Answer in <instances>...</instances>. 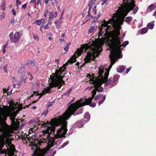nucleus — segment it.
I'll return each mask as SVG.
<instances>
[{
  "label": "nucleus",
  "instance_id": "nucleus-61",
  "mask_svg": "<svg viewBox=\"0 0 156 156\" xmlns=\"http://www.w3.org/2000/svg\"><path fill=\"white\" fill-rule=\"evenodd\" d=\"M90 10H89V11L88 12V14H87V16H90Z\"/></svg>",
  "mask_w": 156,
  "mask_h": 156
},
{
  "label": "nucleus",
  "instance_id": "nucleus-62",
  "mask_svg": "<svg viewBox=\"0 0 156 156\" xmlns=\"http://www.w3.org/2000/svg\"><path fill=\"white\" fill-rule=\"evenodd\" d=\"M2 51L4 54H5L6 52L5 49V48H3Z\"/></svg>",
  "mask_w": 156,
  "mask_h": 156
},
{
  "label": "nucleus",
  "instance_id": "nucleus-38",
  "mask_svg": "<svg viewBox=\"0 0 156 156\" xmlns=\"http://www.w3.org/2000/svg\"><path fill=\"white\" fill-rule=\"evenodd\" d=\"M5 12H3L2 15H0V18L1 19H3L5 18Z\"/></svg>",
  "mask_w": 156,
  "mask_h": 156
},
{
  "label": "nucleus",
  "instance_id": "nucleus-9",
  "mask_svg": "<svg viewBox=\"0 0 156 156\" xmlns=\"http://www.w3.org/2000/svg\"><path fill=\"white\" fill-rule=\"evenodd\" d=\"M21 36V34L19 32H16L14 35L13 32H11L9 35L11 42L14 43L18 42Z\"/></svg>",
  "mask_w": 156,
  "mask_h": 156
},
{
  "label": "nucleus",
  "instance_id": "nucleus-47",
  "mask_svg": "<svg viewBox=\"0 0 156 156\" xmlns=\"http://www.w3.org/2000/svg\"><path fill=\"white\" fill-rule=\"evenodd\" d=\"M93 86H94L88 87L86 88V90H90L92 89L94 87L95 88V87H94V85Z\"/></svg>",
  "mask_w": 156,
  "mask_h": 156
},
{
  "label": "nucleus",
  "instance_id": "nucleus-3",
  "mask_svg": "<svg viewBox=\"0 0 156 156\" xmlns=\"http://www.w3.org/2000/svg\"><path fill=\"white\" fill-rule=\"evenodd\" d=\"M42 126L45 129V130L43 131V135L42 139L43 140L38 141V144L39 145L46 146V147L42 149H37L36 151V156H44L46 154H47V151H49V121H47V123L44 122Z\"/></svg>",
  "mask_w": 156,
  "mask_h": 156
},
{
  "label": "nucleus",
  "instance_id": "nucleus-57",
  "mask_svg": "<svg viewBox=\"0 0 156 156\" xmlns=\"http://www.w3.org/2000/svg\"><path fill=\"white\" fill-rule=\"evenodd\" d=\"M96 6H95V7L94 8H93V10L94 11V13L95 14H96Z\"/></svg>",
  "mask_w": 156,
  "mask_h": 156
},
{
  "label": "nucleus",
  "instance_id": "nucleus-17",
  "mask_svg": "<svg viewBox=\"0 0 156 156\" xmlns=\"http://www.w3.org/2000/svg\"><path fill=\"white\" fill-rule=\"evenodd\" d=\"M27 78V77L25 76V75H22L20 77V81L19 83L20 84H21L23 81L24 83H26L25 80Z\"/></svg>",
  "mask_w": 156,
  "mask_h": 156
},
{
  "label": "nucleus",
  "instance_id": "nucleus-16",
  "mask_svg": "<svg viewBox=\"0 0 156 156\" xmlns=\"http://www.w3.org/2000/svg\"><path fill=\"white\" fill-rule=\"evenodd\" d=\"M97 26H95L91 27L89 29L88 31V33H92L94 32L97 29Z\"/></svg>",
  "mask_w": 156,
  "mask_h": 156
},
{
  "label": "nucleus",
  "instance_id": "nucleus-5",
  "mask_svg": "<svg viewBox=\"0 0 156 156\" xmlns=\"http://www.w3.org/2000/svg\"><path fill=\"white\" fill-rule=\"evenodd\" d=\"M2 132V134L0 135V151L2 154H5L6 151L5 149H3L4 146L8 149L10 148L9 156H13L14 154L16 149L15 146L12 144L9 137L12 136V131L10 130Z\"/></svg>",
  "mask_w": 156,
  "mask_h": 156
},
{
  "label": "nucleus",
  "instance_id": "nucleus-48",
  "mask_svg": "<svg viewBox=\"0 0 156 156\" xmlns=\"http://www.w3.org/2000/svg\"><path fill=\"white\" fill-rule=\"evenodd\" d=\"M35 83L38 87H39V85H40V81L38 80L36 81Z\"/></svg>",
  "mask_w": 156,
  "mask_h": 156
},
{
  "label": "nucleus",
  "instance_id": "nucleus-14",
  "mask_svg": "<svg viewBox=\"0 0 156 156\" xmlns=\"http://www.w3.org/2000/svg\"><path fill=\"white\" fill-rule=\"evenodd\" d=\"M120 76L119 75H116L113 77L112 81V83L114 85H115L118 83V80Z\"/></svg>",
  "mask_w": 156,
  "mask_h": 156
},
{
  "label": "nucleus",
  "instance_id": "nucleus-32",
  "mask_svg": "<svg viewBox=\"0 0 156 156\" xmlns=\"http://www.w3.org/2000/svg\"><path fill=\"white\" fill-rule=\"evenodd\" d=\"M148 29L147 28L145 27L143 28V29L141 30L140 32L142 33H147V31Z\"/></svg>",
  "mask_w": 156,
  "mask_h": 156
},
{
  "label": "nucleus",
  "instance_id": "nucleus-22",
  "mask_svg": "<svg viewBox=\"0 0 156 156\" xmlns=\"http://www.w3.org/2000/svg\"><path fill=\"white\" fill-rule=\"evenodd\" d=\"M96 0H90L88 3V6H89V10H90L91 6L92 5L95 4Z\"/></svg>",
  "mask_w": 156,
  "mask_h": 156
},
{
  "label": "nucleus",
  "instance_id": "nucleus-6",
  "mask_svg": "<svg viewBox=\"0 0 156 156\" xmlns=\"http://www.w3.org/2000/svg\"><path fill=\"white\" fill-rule=\"evenodd\" d=\"M109 72L107 71L105 74L104 77L95 78L94 76H90V83L93 84L95 89H97L98 92H101L103 91V89L101 86L102 84L106 82L109 75Z\"/></svg>",
  "mask_w": 156,
  "mask_h": 156
},
{
  "label": "nucleus",
  "instance_id": "nucleus-36",
  "mask_svg": "<svg viewBox=\"0 0 156 156\" xmlns=\"http://www.w3.org/2000/svg\"><path fill=\"white\" fill-rule=\"evenodd\" d=\"M5 3L4 2H2L1 3V5H3V7H2V9L3 11L5 9Z\"/></svg>",
  "mask_w": 156,
  "mask_h": 156
},
{
  "label": "nucleus",
  "instance_id": "nucleus-45",
  "mask_svg": "<svg viewBox=\"0 0 156 156\" xmlns=\"http://www.w3.org/2000/svg\"><path fill=\"white\" fill-rule=\"evenodd\" d=\"M11 12L12 13L14 16H15L16 15V12L15 9L14 8H13L12 9L11 11Z\"/></svg>",
  "mask_w": 156,
  "mask_h": 156
},
{
  "label": "nucleus",
  "instance_id": "nucleus-50",
  "mask_svg": "<svg viewBox=\"0 0 156 156\" xmlns=\"http://www.w3.org/2000/svg\"><path fill=\"white\" fill-rule=\"evenodd\" d=\"M101 98L100 95H97L96 96H95V98H94V99L95 100H98V99H100Z\"/></svg>",
  "mask_w": 156,
  "mask_h": 156
},
{
  "label": "nucleus",
  "instance_id": "nucleus-27",
  "mask_svg": "<svg viewBox=\"0 0 156 156\" xmlns=\"http://www.w3.org/2000/svg\"><path fill=\"white\" fill-rule=\"evenodd\" d=\"M154 24L153 23H149L147 25V27L150 29H152L154 28Z\"/></svg>",
  "mask_w": 156,
  "mask_h": 156
},
{
  "label": "nucleus",
  "instance_id": "nucleus-26",
  "mask_svg": "<svg viewBox=\"0 0 156 156\" xmlns=\"http://www.w3.org/2000/svg\"><path fill=\"white\" fill-rule=\"evenodd\" d=\"M16 116V115H12L10 117V119L11 120V122L13 124H14V123H15V120L16 119L15 117Z\"/></svg>",
  "mask_w": 156,
  "mask_h": 156
},
{
  "label": "nucleus",
  "instance_id": "nucleus-20",
  "mask_svg": "<svg viewBox=\"0 0 156 156\" xmlns=\"http://www.w3.org/2000/svg\"><path fill=\"white\" fill-rule=\"evenodd\" d=\"M125 67L124 66H121L117 70V72L119 73H121L123 72L125 70Z\"/></svg>",
  "mask_w": 156,
  "mask_h": 156
},
{
  "label": "nucleus",
  "instance_id": "nucleus-51",
  "mask_svg": "<svg viewBox=\"0 0 156 156\" xmlns=\"http://www.w3.org/2000/svg\"><path fill=\"white\" fill-rule=\"evenodd\" d=\"M49 24V22H48L46 25H44V29H48V25Z\"/></svg>",
  "mask_w": 156,
  "mask_h": 156
},
{
  "label": "nucleus",
  "instance_id": "nucleus-55",
  "mask_svg": "<svg viewBox=\"0 0 156 156\" xmlns=\"http://www.w3.org/2000/svg\"><path fill=\"white\" fill-rule=\"evenodd\" d=\"M108 0H102L103 2L101 4L102 5H103L105 3L107 2Z\"/></svg>",
  "mask_w": 156,
  "mask_h": 156
},
{
  "label": "nucleus",
  "instance_id": "nucleus-60",
  "mask_svg": "<svg viewBox=\"0 0 156 156\" xmlns=\"http://www.w3.org/2000/svg\"><path fill=\"white\" fill-rule=\"evenodd\" d=\"M36 1V0H31L30 1V3H35Z\"/></svg>",
  "mask_w": 156,
  "mask_h": 156
},
{
  "label": "nucleus",
  "instance_id": "nucleus-44",
  "mask_svg": "<svg viewBox=\"0 0 156 156\" xmlns=\"http://www.w3.org/2000/svg\"><path fill=\"white\" fill-rule=\"evenodd\" d=\"M51 140L49 139V143L51 142ZM54 146V143H51V144H49V149L52 147Z\"/></svg>",
  "mask_w": 156,
  "mask_h": 156
},
{
  "label": "nucleus",
  "instance_id": "nucleus-46",
  "mask_svg": "<svg viewBox=\"0 0 156 156\" xmlns=\"http://www.w3.org/2000/svg\"><path fill=\"white\" fill-rule=\"evenodd\" d=\"M55 23L56 26L58 27L59 26V24L61 23V22L59 21H55Z\"/></svg>",
  "mask_w": 156,
  "mask_h": 156
},
{
  "label": "nucleus",
  "instance_id": "nucleus-29",
  "mask_svg": "<svg viewBox=\"0 0 156 156\" xmlns=\"http://www.w3.org/2000/svg\"><path fill=\"white\" fill-rule=\"evenodd\" d=\"M132 19V17L131 16H128L126 18L125 21L127 23L130 22Z\"/></svg>",
  "mask_w": 156,
  "mask_h": 156
},
{
  "label": "nucleus",
  "instance_id": "nucleus-63",
  "mask_svg": "<svg viewBox=\"0 0 156 156\" xmlns=\"http://www.w3.org/2000/svg\"><path fill=\"white\" fill-rule=\"evenodd\" d=\"M12 90H11V91L10 92H8L7 93V94H8V95H10V93H11V92H12Z\"/></svg>",
  "mask_w": 156,
  "mask_h": 156
},
{
  "label": "nucleus",
  "instance_id": "nucleus-18",
  "mask_svg": "<svg viewBox=\"0 0 156 156\" xmlns=\"http://www.w3.org/2000/svg\"><path fill=\"white\" fill-rule=\"evenodd\" d=\"M83 126V123L81 121H78L75 124V126L79 128L82 127Z\"/></svg>",
  "mask_w": 156,
  "mask_h": 156
},
{
  "label": "nucleus",
  "instance_id": "nucleus-35",
  "mask_svg": "<svg viewBox=\"0 0 156 156\" xmlns=\"http://www.w3.org/2000/svg\"><path fill=\"white\" fill-rule=\"evenodd\" d=\"M69 48V45L68 43H67L66 45V46L64 47V49L66 52L68 51Z\"/></svg>",
  "mask_w": 156,
  "mask_h": 156
},
{
  "label": "nucleus",
  "instance_id": "nucleus-13",
  "mask_svg": "<svg viewBox=\"0 0 156 156\" xmlns=\"http://www.w3.org/2000/svg\"><path fill=\"white\" fill-rule=\"evenodd\" d=\"M129 44V41H124L123 44H122V45H121V43H120V50H118L117 49H116V48H112V49H114V50H116V51H118V52H119V53L120 52H121V48L122 46H123V47H125L128 44Z\"/></svg>",
  "mask_w": 156,
  "mask_h": 156
},
{
  "label": "nucleus",
  "instance_id": "nucleus-2",
  "mask_svg": "<svg viewBox=\"0 0 156 156\" xmlns=\"http://www.w3.org/2000/svg\"><path fill=\"white\" fill-rule=\"evenodd\" d=\"M97 89H94L91 92L92 96L88 99H86L83 103H81L79 101H76L74 103L71 104L67 109L61 116L56 117L54 119H52L49 121V136L50 134L52 133L54 135L55 130V127L61 125L60 127L57 129L56 134L59 138L65 137L68 130L67 129V122L66 120H68L72 115H75L76 114H80L82 112V110L80 109L79 112H76L78 109L86 105H89L90 107H94L96 104L92 103V101L94 98L97 91Z\"/></svg>",
  "mask_w": 156,
  "mask_h": 156
},
{
  "label": "nucleus",
  "instance_id": "nucleus-12",
  "mask_svg": "<svg viewBox=\"0 0 156 156\" xmlns=\"http://www.w3.org/2000/svg\"><path fill=\"white\" fill-rule=\"evenodd\" d=\"M57 16V13L56 12H49V20H51L53 18H55Z\"/></svg>",
  "mask_w": 156,
  "mask_h": 156
},
{
  "label": "nucleus",
  "instance_id": "nucleus-8",
  "mask_svg": "<svg viewBox=\"0 0 156 156\" xmlns=\"http://www.w3.org/2000/svg\"><path fill=\"white\" fill-rule=\"evenodd\" d=\"M135 1L131 2L129 3H126L124 6L120 7V8H121L124 12L126 13V14H127L130 11L133 9L135 7Z\"/></svg>",
  "mask_w": 156,
  "mask_h": 156
},
{
  "label": "nucleus",
  "instance_id": "nucleus-52",
  "mask_svg": "<svg viewBox=\"0 0 156 156\" xmlns=\"http://www.w3.org/2000/svg\"><path fill=\"white\" fill-rule=\"evenodd\" d=\"M27 122L26 121L23 122L20 125V127H22L23 126L26 124Z\"/></svg>",
  "mask_w": 156,
  "mask_h": 156
},
{
  "label": "nucleus",
  "instance_id": "nucleus-39",
  "mask_svg": "<svg viewBox=\"0 0 156 156\" xmlns=\"http://www.w3.org/2000/svg\"><path fill=\"white\" fill-rule=\"evenodd\" d=\"M84 118L85 119H88L90 118V115L88 113H86L84 115Z\"/></svg>",
  "mask_w": 156,
  "mask_h": 156
},
{
  "label": "nucleus",
  "instance_id": "nucleus-33",
  "mask_svg": "<svg viewBox=\"0 0 156 156\" xmlns=\"http://www.w3.org/2000/svg\"><path fill=\"white\" fill-rule=\"evenodd\" d=\"M69 143L68 141H66L62 145L60 146V148H62L64 147L65 146H66Z\"/></svg>",
  "mask_w": 156,
  "mask_h": 156
},
{
  "label": "nucleus",
  "instance_id": "nucleus-31",
  "mask_svg": "<svg viewBox=\"0 0 156 156\" xmlns=\"http://www.w3.org/2000/svg\"><path fill=\"white\" fill-rule=\"evenodd\" d=\"M105 98L106 97L105 96H104L98 102V104L99 105H100L102 104L104 101L105 100Z\"/></svg>",
  "mask_w": 156,
  "mask_h": 156
},
{
  "label": "nucleus",
  "instance_id": "nucleus-7",
  "mask_svg": "<svg viewBox=\"0 0 156 156\" xmlns=\"http://www.w3.org/2000/svg\"><path fill=\"white\" fill-rule=\"evenodd\" d=\"M8 116L5 114L0 113V131H4L11 130L9 126L7 124L6 120Z\"/></svg>",
  "mask_w": 156,
  "mask_h": 156
},
{
  "label": "nucleus",
  "instance_id": "nucleus-19",
  "mask_svg": "<svg viewBox=\"0 0 156 156\" xmlns=\"http://www.w3.org/2000/svg\"><path fill=\"white\" fill-rule=\"evenodd\" d=\"M104 72L103 69L99 68V71L98 72V76L97 77H96V78H101V77H103L102 74Z\"/></svg>",
  "mask_w": 156,
  "mask_h": 156
},
{
  "label": "nucleus",
  "instance_id": "nucleus-58",
  "mask_svg": "<svg viewBox=\"0 0 156 156\" xmlns=\"http://www.w3.org/2000/svg\"><path fill=\"white\" fill-rule=\"evenodd\" d=\"M15 20L14 19H12L10 22V23L12 24L14 22Z\"/></svg>",
  "mask_w": 156,
  "mask_h": 156
},
{
  "label": "nucleus",
  "instance_id": "nucleus-43",
  "mask_svg": "<svg viewBox=\"0 0 156 156\" xmlns=\"http://www.w3.org/2000/svg\"><path fill=\"white\" fill-rule=\"evenodd\" d=\"M41 1L40 0H38L37 2V3H35V7H34L35 8H36V6H38V5H39V4H40V3H41Z\"/></svg>",
  "mask_w": 156,
  "mask_h": 156
},
{
  "label": "nucleus",
  "instance_id": "nucleus-30",
  "mask_svg": "<svg viewBox=\"0 0 156 156\" xmlns=\"http://www.w3.org/2000/svg\"><path fill=\"white\" fill-rule=\"evenodd\" d=\"M72 90V88H70L69 90L65 93L64 94V95L66 96H69V95L70 93H71Z\"/></svg>",
  "mask_w": 156,
  "mask_h": 156
},
{
  "label": "nucleus",
  "instance_id": "nucleus-49",
  "mask_svg": "<svg viewBox=\"0 0 156 156\" xmlns=\"http://www.w3.org/2000/svg\"><path fill=\"white\" fill-rule=\"evenodd\" d=\"M31 65L34 67L35 69H36V71H38V69L37 68V66L35 65V63H34V64H32Z\"/></svg>",
  "mask_w": 156,
  "mask_h": 156
},
{
  "label": "nucleus",
  "instance_id": "nucleus-54",
  "mask_svg": "<svg viewBox=\"0 0 156 156\" xmlns=\"http://www.w3.org/2000/svg\"><path fill=\"white\" fill-rule=\"evenodd\" d=\"M130 67L129 68H128V69H127L126 70V73H128L129 72L130 70Z\"/></svg>",
  "mask_w": 156,
  "mask_h": 156
},
{
  "label": "nucleus",
  "instance_id": "nucleus-42",
  "mask_svg": "<svg viewBox=\"0 0 156 156\" xmlns=\"http://www.w3.org/2000/svg\"><path fill=\"white\" fill-rule=\"evenodd\" d=\"M56 152L55 151H54V152H53V151L51 150H49V154L50 153H52V155L51 156L49 155V156H53L56 153Z\"/></svg>",
  "mask_w": 156,
  "mask_h": 156
},
{
  "label": "nucleus",
  "instance_id": "nucleus-4",
  "mask_svg": "<svg viewBox=\"0 0 156 156\" xmlns=\"http://www.w3.org/2000/svg\"><path fill=\"white\" fill-rule=\"evenodd\" d=\"M68 65V63L64 64L62 67L60 68L58 70H55V73H53L50 75L49 78L51 80V82L49 83V93L51 88L58 87V89L60 88L62 86V84H64L65 82L63 80L64 75H61L62 73L66 69V66Z\"/></svg>",
  "mask_w": 156,
  "mask_h": 156
},
{
  "label": "nucleus",
  "instance_id": "nucleus-25",
  "mask_svg": "<svg viewBox=\"0 0 156 156\" xmlns=\"http://www.w3.org/2000/svg\"><path fill=\"white\" fill-rule=\"evenodd\" d=\"M124 21H125L124 20V17L121 18L118 20L119 23L120 25H122Z\"/></svg>",
  "mask_w": 156,
  "mask_h": 156
},
{
  "label": "nucleus",
  "instance_id": "nucleus-1",
  "mask_svg": "<svg viewBox=\"0 0 156 156\" xmlns=\"http://www.w3.org/2000/svg\"><path fill=\"white\" fill-rule=\"evenodd\" d=\"M103 23L101 24L98 33L99 39L96 41H89L88 44H84L80 49H77V51L73 56L70 58L69 62L73 63L76 61V58L80 55L84 51L86 52L89 50L84 60L85 63H89L91 61H95V58L98 56L102 51V45L106 41L111 42L109 44L111 48H116L120 50L121 27L114 24L116 20L114 18L110 19L108 21L104 20Z\"/></svg>",
  "mask_w": 156,
  "mask_h": 156
},
{
  "label": "nucleus",
  "instance_id": "nucleus-56",
  "mask_svg": "<svg viewBox=\"0 0 156 156\" xmlns=\"http://www.w3.org/2000/svg\"><path fill=\"white\" fill-rule=\"evenodd\" d=\"M48 13V11L47 10V12H46L44 14V16L45 17H46L47 14Z\"/></svg>",
  "mask_w": 156,
  "mask_h": 156
},
{
  "label": "nucleus",
  "instance_id": "nucleus-41",
  "mask_svg": "<svg viewBox=\"0 0 156 156\" xmlns=\"http://www.w3.org/2000/svg\"><path fill=\"white\" fill-rule=\"evenodd\" d=\"M138 7H136L133 10V12L134 14H135L138 11Z\"/></svg>",
  "mask_w": 156,
  "mask_h": 156
},
{
  "label": "nucleus",
  "instance_id": "nucleus-59",
  "mask_svg": "<svg viewBox=\"0 0 156 156\" xmlns=\"http://www.w3.org/2000/svg\"><path fill=\"white\" fill-rule=\"evenodd\" d=\"M36 63L35 61L34 60L31 61V64H34V63Z\"/></svg>",
  "mask_w": 156,
  "mask_h": 156
},
{
  "label": "nucleus",
  "instance_id": "nucleus-28",
  "mask_svg": "<svg viewBox=\"0 0 156 156\" xmlns=\"http://www.w3.org/2000/svg\"><path fill=\"white\" fill-rule=\"evenodd\" d=\"M44 89L43 90V93L44 94H45L47 93H49V86H47V88L44 87Z\"/></svg>",
  "mask_w": 156,
  "mask_h": 156
},
{
  "label": "nucleus",
  "instance_id": "nucleus-10",
  "mask_svg": "<svg viewBox=\"0 0 156 156\" xmlns=\"http://www.w3.org/2000/svg\"><path fill=\"white\" fill-rule=\"evenodd\" d=\"M113 51L111 53V55H110L112 65H114L117 60L116 56L118 53H119L114 49H113Z\"/></svg>",
  "mask_w": 156,
  "mask_h": 156
},
{
  "label": "nucleus",
  "instance_id": "nucleus-64",
  "mask_svg": "<svg viewBox=\"0 0 156 156\" xmlns=\"http://www.w3.org/2000/svg\"><path fill=\"white\" fill-rule=\"evenodd\" d=\"M7 47V46L6 45H5L3 46L2 47L3 48L5 49Z\"/></svg>",
  "mask_w": 156,
  "mask_h": 156
},
{
  "label": "nucleus",
  "instance_id": "nucleus-40",
  "mask_svg": "<svg viewBox=\"0 0 156 156\" xmlns=\"http://www.w3.org/2000/svg\"><path fill=\"white\" fill-rule=\"evenodd\" d=\"M16 5L17 6H18L19 5H20L21 4V2L20 0H16Z\"/></svg>",
  "mask_w": 156,
  "mask_h": 156
},
{
  "label": "nucleus",
  "instance_id": "nucleus-21",
  "mask_svg": "<svg viewBox=\"0 0 156 156\" xmlns=\"http://www.w3.org/2000/svg\"><path fill=\"white\" fill-rule=\"evenodd\" d=\"M19 120H21V122L23 121L24 120V119H23L21 120V119H16V121H15V123H14V124H13V125L17 127L20 125V122L19 121Z\"/></svg>",
  "mask_w": 156,
  "mask_h": 156
},
{
  "label": "nucleus",
  "instance_id": "nucleus-23",
  "mask_svg": "<svg viewBox=\"0 0 156 156\" xmlns=\"http://www.w3.org/2000/svg\"><path fill=\"white\" fill-rule=\"evenodd\" d=\"M46 106L47 109H46L45 111H44L42 112V113L41 114V116L44 115V116H45L48 113V108L49 107V104L48 103L46 105Z\"/></svg>",
  "mask_w": 156,
  "mask_h": 156
},
{
  "label": "nucleus",
  "instance_id": "nucleus-34",
  "mask_svg": "<svg viewBox=\"0 0 156 156\" xmlns=\"http://www.w3.org/2000/svg\"><path fill=\"white\" fill-rule=\"evenodd\" d=\"M8 68V66L7 65H6L3 67V70L4 72H5L6 73H8V72L7 71V69Z\"/></svg>",
  "mask_w": 156,
  "mask_h": 156
},
{
  "label": "nucleus",
  "instance_id": "nucleus-11",
  "mask_svg": "<svg viewBox=\"0 0 156 156\" xmlns=\"http://www.w3.org/2000/svg\"><path fill=\"white\" fill-rule=\"evenodd\" d=\"M156 8V6L155 5L151 4L148 7L147 11V12H150L155 9Z\"/></svg>",
  "mask_w": 156,
  "mask_h": 156
},
{
  "label": "nucleus",
  "instance_id": "nucleus-53",
  "mask_svg": "<svg viewBox=\"0 0 156 156\" xmlns=\"http://www.w3.org/2000/svg\"><path fill=\"white\" fill-rule=\"evenodd\" d=\"M27 3H25V4H24V5H22V7H23V8L24 9H25L26 8H27Z\"/></svg>",
  "mask_w": 156,
  "mask_h": 156
},
{
  "label": "nucleus",
  "instance_id": "nucleus-24",
  "mask_svg": "<svg viewBox=\"0 0 156 156\" xmlns=\"http://www.w3.org/2000/svg\"><path fill=\"white\" fill-rule=\"evenodd\" d=\"M105 83H106V85H114V83H112V81L111 79H109L108 80L107 79V80L106 82Z\"/></svg>",
  "mask_w": 156,
  "mask_h": 156
},
{
  "label": "nucleus",
  "instance_id": "nucleus-15",
  "mask_svg": "<svg viewBox=\"0 0 156 156\" xmlns=\"http://www.w3.org/2000/svg\"><path fill=\"white\" fill-rule=\"evenodd\" d=\"M45 20L44 19H42L41 20H37L36 21L34 22V23H33V24L36 23L37 25H40L42 22V23H45Z\"/></svg>",
  "mask_w": 156,
  "mask_h": 156
},
{
  "label": "nucleus",
  "instance_id": "nucleus-37",
  "mask_svg": "<svg viewBox=\"0 0 156 156\" xmlns=\"http://www.w3.org/2000/svg\"><path fill=\"white\" fill-rule=\"evenodd\" d=\"M33 37L35 40L37 41L39 40V38L37 35L34 34Z\"/></svg>",
  "mask_w": 156,
  "mask_h": 156
}]
</instances>
